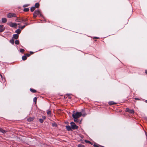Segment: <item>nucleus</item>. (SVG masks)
<instances>
[{
    "mask_svg": "<svg viewBox=\"0 0 147 147\" xmlns=\"http://www.w3.org/2000/svg\"><path fill=\"white\" fill-rule=\"evenodd\" d=\"M42 117L43 119H45L46 118V117L45 116H42Z\"/></svg>",
    "mask_w": 147,
    "mask_h": 147,
    "instance_id": "38",
    "label": "nucleus"
},
{
    "mask_svg": "<svg viewBox=\"0 0 147 147\" xmlns=\"http://www.w3.org/2000/svg\"><path fill=\"white\" fill-rule=\"evenodd\" d=\"M74 121L75 122H79V120L78 118L74 119Z\"/></svg>",
    "mask_w": 147,
    "mask_h": 147,
    "instance_id": "30",
    "label": "nucleus"
},
{
    "mask_svg": "<svg viewBox=\"0 0 147 147\" xmlns=\"http://www.w3.org/2000/svg\"><path fill=\"white\" fill-rule=\"evenodd\" d=\"M25 26H21L20 27H19V28H20L21 30H22L24 28H25Z\"/></svg>",
    "mask_w": 147,
    "mask_h": 147,
    "instance_id": "31",
    "label": "nucleus"
},
{
    "mask_svg": "<svg viewBox=\"0 0 147 147\" xmlns=\"http://www.w3.org/2000/svg\"><path fill=\"white\" fill-rule=\"evenodd\" d=\"M34 13L35 14H36L37 15L39 14V15H40V16H42V15L41 14V13L40 11L39 10H35L34 11Z\"/></svg>",
    "mask_w": 147,
    "mask_h": 147,
    "instance_id": "7",
    "label": "nucleus"
},
{
    "mask_svg": "<svg viewBox=\"0 0 147 147\" xmlns=\"http://www.w3.org/2000/svg\"><path fill=\"white\" fill-rule=\"evenodd\" d=\"M108 103H109V105H113L117 104V103H116L113 101L109 102Z\"/></svg>",
    "mask_w": 147,
    "mask_h": 147,
    "instance_id": "14",
    "label": "nucleus"
},
{
    "mask_svg": "<svg viewBox=\"0 0 147 147\" xmlns=\"http://www.w3.org/2000/svg\"><path fill=\"white\" fill-rule=\"evenodd\" d=\"M34 117H29L27 119V121H32L34 120Z\"/></svg>",
    "mask_w": 147,
    "mask_h": 147,
    "instance_id": "8",
    "label": "nucleus"
},
{
    "mask_svg": "<svg viewBox=\"0 0 147 147\" xmlns=\"http://www.w3.org/2000/svg\"><path fill=\"white\" fill-rule=\"evenodd\" d=\"M139 125L140 126H141V125L140 124H138V126H139Z\"/></svg>",
    "mask_w": 147,
    "mask_h": 147,
    "instance_id": "41",
    "label": "nucleus"
},
{
    "mask_svg": "<svg viewBox=\"0 0 147 147\" xmlns=\"http://www.w3.org/2000/svg\"><path fill=\"white\" fill-rule=\"evenodd\" d=\"M37 100V98L36 97H34L33 99V101L34 102L35 104L36 103V101Z\"/></svg>",
    "mask_w": 147,
    "mask_h": 147,
    "instance_id": "23",
    "label": "nucleus"
},
{
    "mask_svg": "<svg viewBox=\"0 0 147 147\" xmlns=\"http://www.w3.org/2000/svg\"><path fill=\"white\" fill-rule=\"evenodd\" d=\"M37 17V15L35 14L34 13H33V18L34 19H36Z\"/></svg>",
    "mask_w": 147,
    "mask_h": 147,
    "instance_id": "33",
    "label": "nucleus"
},
{
    "mask_svg": "<svg viewBox=\"0 0 147 147\" xmlns=\"http://www.w3.org/2000/svg\"><path fill=\"white\" fill-rule=\"evenodd\" d=\"M13 37L14 38L17 39L19 37V36L17 34H14L13 35Z\"/></svg>",
    "mask_w": 147,
    "mask_h": 147,
    "instance_id": "12",
    "label": "nucleus"
},
{
    "mask_svg": "<svg viewBox=\"0 0 147 147\" xmlns=\"http://www.w3.org/2000/svg\"><path fill=\"white\" fill-rule=\"evenodd\" d=\"M30 55V54L27 53L26 54V57H29Z\"/></svg>",
    "mask_w": 147,
    "mask_h": 147,
    "instance_id": "35",
    "label": "nucleus"
},
{
    "mask_svg": "<svg viewBox=\"0 0 147 147\" xmlns=\"http://www.w3.org/2000/svg\"><path fill=\"white\" fill-rule=\"evenodd\" d=\"M39 5H40L39 3H35L34 7H35V8H38L39 7Z\"/></svg>",
    "mask_w": 147,
    "mask_h": 147,
    "instance_id": "17",
    "label": "nucleus"
},
{
    "mask_svg": "<svg viewBox=\"0 0 147 147\" xmlns=\"http://www.w3.org/2000/svg\"><path fill=\"white\" fill-rule=\"evenodd\" d=\"M34 53V52H33L30 51V55L33 54Z\"/></svg>",
    "mask_w": 147,
    "mask_h": 147,
    "instance_id": "36",
    "label": "nucleus"
},
{
    "mask_svg": "<svg viewBox=\"0 0 147 147\" xmlns=\"http://www.w3.org/2000/svg\"><path fill=\"white\" fill-rule=\"evenodd\" d=\"M145 72L146 74H147V70H145Z\"/></svg>",
    "mask_w": 147,
    "mask_h": 147,
    "instance_id": "39",
    "label": "nucleus"
},
{
    "mask_svg": "<svg viewBox=\"0 0 147 147\" xmlns=\"http://www.w3.org/2000/svg\"><path fill=\"white\" fill-rule=\"evenodd\" d=\"M146 102H147V100H146Z\"/></svg>",
    "mask_w": 147,
    "mask_h": 147,
    "instance_id": "43",
    "label": "nucleus"
},
{
    "mask_svg": "<svg viewBox=\"0 0 147 147\" xmlns=\"http://www.w3.org/2000/svg\"><path fill=\"white\" fill-rule=\"evenodd\" d=\"M22 22H26L28 20V19L27 18H24L23 17L22 18Z\"/></svg>",
    "mask_w": 147,
    "mask_h": 147,
    "instance_id": "9",
    "label": "nucleus"
},
{
    "mask_svg": "<svg viewBox=\"0 0 147 147\" xmlns=\"http://www.w3.org/2000/svg\"><path fill=\"white\" fill-rule=\"evenodd\" d=\"M29 9L28 8H25L23 10L25 12H27L29 11Z\"/></svg>",
    "mask_w": 147,
    "mask_h": 147,
    "instance_id": "22",
    "label": "nucleus"
},
{
    "mask_svg": "<svg viewBox=\"0 0 147 147\" xmlns=\"http://www.w3.org/2000/svg\"><path fill=\"white\" fill-rule=\"evenodd\" d=\"M29 5V4H25L23 5V7H27Z\"/></svg>",
    "mask_w": 147,
    "mask_h": 147,
    "instance_id": "32",
    "label": "nucleus"
},
{
    "mask_svg": "<svg viewBox=\"0 0 147 147\" xmlns=\"http://www.w3.org/2000/svg\"><path fill=\"white\" fill-rule=\"evenodd\" d=\"M21 32V30L20 29H18L15 31V32L17 33L18 34H19Z\"/></svg>",
    "mask_w": 147,
    "mask_h": 147,
    "instance_id": "15",
    "label": "nucleus"
},
{
    "mask_svg": "<svg viewBox=\"0 0 147 147\" xmlns=\"http://www.w3.org/2000/svg\"><path fill=\"white\" fill-rule=\"evenodd\" d=\"M5 30V28H3V25H0V32H3Z\"/></svg>",
    "mask_w": 147,
    "mask_h": 147,
    "instance_id": "6",
    "label": "nucleus"
},
{
    "mask_svg": "<svg viewBox=\"0 0 147 147\" xmlns=\"http://www.w3.org/2000/svg\"><path fill=\"white\" fill-rule=\"evenodd\" d=\"M125 111L130 113H134V111L133 109H131L129 108H127L125 109Z\"/></svg>",
    "mask_w": 147,
    "mask_h": 147,
    "instance_id": "5",
    "label": "nucleus"
},
{
    "mask_svg": "<svg viewBox=\"0 0 147 147\" xmlns=\"http://www.w3.org/2000/svg\"><path fill=\"white\" fill-rule=\"evenodd\" d=\"M22 18H17L16 19V20L15 21L17 22H22Z\"/></svg>",
    "mask_w": 147,
    "mask_h": 147,
    "instance_id": "13",
    "label": "nucleus"
},
{
    "mask_svg": "<svg viewBox=\"0 0 147 147\" xmlns=\"http://www.w3.org/2000/svg\"><path fill=\"white\" fill-rule=\"evenodd\" d=\"M66 129L68 131H70L71 130L72 128L69 125H67L65 126Z\"/></svg>",
    "mask_w": 147,
    "mask_h": 147,
    "instance_id": "10",
    "label": "nucleus"
},
{
    "mask_svg": "<svg viewBox=\"0 0 147 147\" xmlns=\"http://www.w3.org/2000/svg\"><path fill=\"white\" fill-rule=\"evenodd\" d=\"M39 121L41 123H42L43 122V119H39Z\"/></svg>",
    "mask_w": 147,
    "mask_h": 147,
    "instance_id": "29",
    "label": "nucleus"
},
{
    "mask_svg": "<svg viewBox=\"0 0 147 147\" xmlns=\"http://www.w3.org/2000/svg\"><path fill=\"white\" fill-rule=\"evenodd\" d=\"M30 90L33 93H35L37 92L36 90L32 88L30 89Z\"/></svg>",
    "mask_w": 147,
    "mask_h": 147,
    "instance_id": "16",
    "label": "nucleus"
},
{
    "mask_svg": "<svg viewBox=\"0 0 147 147\" xmlns=\"http://www.w3.org/2000/svg\"><path fill=\"white\" fill-rule=\"evenodd\" d=\"M20 52L21 53H24V51H25L24 49H20Z\"/></svg>",
    "mask_w": 147,
    "mask_h": 147,
    "instance_id": "26",
    "label": "nucleus"
},
{
    "mask_svg": "<svg viewBox=\"0 0 147 147\" xmlns=\"http://www.w3.org/2000/svg\"><path fill=\"white\" fill-rule=\"evenodd\" d=\"M135 99L136 100H138V98H135Z\"/></svg>",
    "mask_w": 147,
    "mask_h": 147,
    "instance_id": "40",
    "label": "nucleus"
},
{
    "mask_svg": "<svg viewBox=\"0 0 147 147\" xmlns=\"http://www.w3.org/2000/svg\"><path fill=\"white\" fill-rule=\"evenodd\" d=\"M8 18H9L11 17H16V15L15 13H9L7 15Z\"/></svg>",
    "mask_w": 147,
    "mask_h": 147,
    "instance_id": "4",
    "label": "nucleus"
},
{
    "mask_svg": "<svg viewBox=\"0 0 147 147\" xmlns=\"http://www.w3.org/2000/svg\"><path fill=\"white\" fill-rule=\"evenodd\" d=\"M15 44L16 45H19V41L18 40H16L15 41Z\"/></svg>",
    "mask_w": 147,
    "mask_h": 147,
    "instance_id": "25",
    "label": "nucleus"
},
{
    "mask_svg": "<svg viewBox=\"0 0 147 147\" xmlns=\"http://www.w3.org/2000/svg\"><path fill=\"white\" fill-rule=\"evenodd\" d=\"M20 24H17V25H19Z\"/></svg>",
    "mask_w": 147,
    "mask_h": 147,
    "instance_id": "42",
    "label": "nucleus"
},
{
    "mask_svg": "<svg viewBox=\"0 0 147 147\" xmlns=\"http://www.w3.org/2000/svg\"><path fill=\"white\" fill-rule=\"evenodd\" d=\"M68 96H69V94H68Z\"/></svg>",
    "mask_w": 147,
    "mask_h": 147,
    "instance_id": "44",
    "label": "nucleus"
},
{
    "mask_svg": "<svg viewBox=\"0 0 147 147\" xmlns=\"http://www.w3.org/2000/svg\"><path fill=\"white\" fill-rule=\"evenodd\" d=\"M0 131L3 133H5L6 132L5 130H3L1 127H0Z\"/></svg>",
    "mask_w": 147,
    "mask_h": 147,
    "instance_id": "20",
    "label": "nucleus"
},
{
    "mask_svg": "<svg viewBox=\"0 0 147 147\" xmlns=\"http://www.w3.org/2000/svg\"><path fill=\"white\" fill-rule=\"evenodd\" d=\"M35 9L34 7H32L31 8L30 10L31 12H33Z\"/></svg>",
    "mask_w": 147,
    "mask_h": 147,
    "instance_id": "21",
    "label": "nucleus"
},
{
    "mask_svg": "<svg viewBox=\"0 0 147 147\" xmlns=\"http://www.w3.org/2000/svg\"><path fill=\"white\" fill-rule=\"evenodd\" d=\"M24 24H25L24 25V26H25V27L26 26H27L28 25L30 24L27 22H25L24 23Z\"/></svg>",
    "mask_w": 147,
    "mask_h": 147,
    "instance_id": "28",
    "label": "nucleus"
},
{
    "mask_svg": "<svg viewBox=\"0 0 147 147\" xmlns=\"http://www.w3.org/2000/svg\"><path fill=\"white\" fill-rule=\"evenodd\" d=\"M78 147H85L84 145L82 144H78Z\"/></svg>",
    "mask_w": 147,
    "mask_h": 147,
    "instance_id": "24",
    "label": "nucleus"
},
{
    "mask_svg": "<svg viewBox=\"0 0 147 147\" xmlns=\"http://www.w3.org/2000/svg\"><path fill=\"white\" fill-rule=\"evenodd\" d=\"M85 142L86 143H91V142L90 141L86 140H85Z\"/></svg>",
    "mask_w": 147,
    "mask_h": 147,
    "instance_id": "34",
    "label": "nucleus"
},
{
    "mask_svg": "<svg viewBox=\"0 0 147 147\" xmlns=\"http://www.w3.org/2000/svg\"><path fill=\"white\" fill-rule=\"evenodd\" d=\"M71 127L73 129H76L78 128V127L76 125L75 123L73 122H71L70 123Z\"/></svg>",
    "mask_w": 147,
    "mask_h": 147,
    "instance_id": "2",
    "label": "nucleus"
},
{
    "mask_svg": "<svg viewBox=\"0 0 147 147\" xmlns=\"http://www.w3.org/2000/svg\"><path fill=\"white\" fill-rule=\"evenodd\" d=\"M1 21L3 23H4L7 22V19L5 18H2Z\"/></svg>",
    "mask_w": 147,
    "mask_h": 147,
    "instance_id": "11",
    "label": "nucleus"
},
{
    "mask_svg": "<svg viewBox=\"0 0 147 147\" xmlns=\"http://www.w3.org/2000/svg\"><path fill=\"white\" fill-rule=\"evenodd\" d=\"M82 115V113L81 112H76V113H74L72 115V116L74 119L78 118Z\"/></svg>",
    "mask_w": 147,
    "mask_h": 147,
    "instance_id": "1",
    "label": "nucleus"
},
{
    "mask_svg": "<svg viewBox=\"0 0 147 147\" xmlns=\"http://www.w3.org/2000/svg\"><path fill=\"white\" fill-rule=\"evenodd\" d=\"M99 38H100L99 37H94L93 38V39H99Z\"/></svg>",
    "mask_w": 147,
    "mask_h": 147,
    "instance_id": "37",
    "label": "nucleus"
},
{
    "mask_svg": "<svg viewBox=\"0 0 147 147\" xmlns=\"http://www.w3.org/2000/svg\"><path fill=\"white\" fill-rule=\"evenodd\" d=\"M22 59L23 60L25 61V60H26L27 59V57H26V56L25 55V56H23L22 57Z\"/></svg>",
    "mask_w": 147,
    "mask_h": 147,
    "instance_id": "18",
    "label": "nucleus"
},
{
    "mask_svg": "<svg viewBox=\"0 0 147 147\" xmlns=\"http://www.w3.org/2000/svg\"><path fill=\"white\" fill-rule=\"evenodd\" d=\"M99 147H100V146H99Z\"/></svg>",
    "mask_w": 147,
    "mask_h": 147,
    "instance_id": "45",
    "label": "nucleus"
},
{
    "mask_svg": "<svg viewBox=\"0 0 147 147\" xmlns=\"http://www.w3.org/2000/svg\"><path fill=\"white\" fill-rule=\"evenodd\" d=\"M47 113L48 115H49L50 116L51 115V111L47 110Z\"/></svg>",
    "mask_w": 147,
    "mask_h": 147,
    "instance_id": "19",
    "label": "nucleus"
},
{
    "mask_svg": "<svg viewBox=\"0 0 147 147\" xmlns=\"http://www.w3.org/2000/svg\"><path fill=\"white\" fill-rule=\"evenodd\" d=\"M7 25L11 27H14L16 28V26L17 25V24L16 23H13L12 22H10L7 23Z\"/></svg>",
    "mask_w": 147,
    "mask_h": 147,
    "instance_id": "3",
    "label": "nucleus"
},
{
    "mask_svg": "<svg viewBox=\"0 0 147 147\" xmlns=\"http://www.w3.org/2000/svg\"><path fill=\"white\" fill-rule=\"evenodd\" d=\"M14 40L13 39H12L10 40V42L12 44H13L14 43Z\"/></svg>",
    "mask_w": 147,
    "mask_h": 147,
    "instance_id": "27",
    "label": "nucleus"
}]
</instances>
